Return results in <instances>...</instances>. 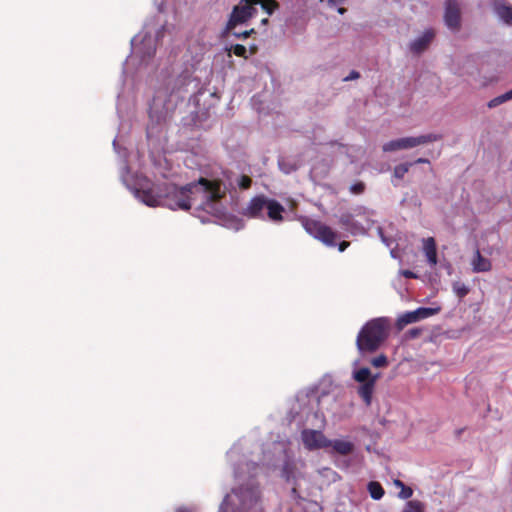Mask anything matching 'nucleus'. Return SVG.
<instances>
[{
    "instance_id": "nucleus-31",
    "label": "nucleus",
    "mask_w": 512,
    "mask_h": 512,
    "mask_svg": "<svg viewBox=\"0 0 512 512\" xmlns=\"http://www.w3.org/2000/svg\"><path fill=\"white\" fill-rule=\"evenodd\" d=\"M508 100H509V98H508L507 94L505 93V94H503V95H500V96H498V97H495V98L491 99V100L488 102V107H489V108H495V107H497L498 105H500V104H502V103H504V102H506V101H508Z\"/></svg>"
},
{
    "instance_id": "nucleus-45",
    "label": "nucleus",
    "mask_w": 512,
    "mask_h": 512,
    "mask_svg": "<svg viewBox=\"0 0 512 512\" xmlns=\"http://www.w3.org/2000/svg\"><path fill=\"white\" fill-rule=\"evenodd\" d=\"M345 12H346L345 8H343V7L338 8V13L339 14H344Z\"/></svg>"
},
{
    "instance_id": "nucleus-19",
    "label": "nucleus",
    "mask_w": 512,
    "mask_h": 512,
    "mask_svg": "<svg viewBox=\"0 0 512 512\" xmlns=\"http://www.w3.org/2000/svg\"><path fill=\"white\" fill-rule=\"evenodd\" d=\"M417 322V315L414 311L406 312L400 315L396 321L398 330H402L406 325Z\"/></svg>"
},
{
    "instance_id": "nucleus-34",
    "label": "nucleus",
    "mask_w": 512,
    "mask_h": 512,
    "mask_svg": "<svg viewBox=\"0 0 512 512\" xmlns=\"http://www.w3.org/2000/svg\"><path fill=\"white\" fill-rule=\"evenodd\" d=\"M412 494H413V490L410 487L404 485L403 487H401V491L399 492V497L401 499H408L412 496Z\"/></svg>"
},
{
    "instance_id": "nucleus-4",
    "label": "nucleus",
    "mask_w": 512,
    "mask_h": 512,
    "mask_svg": "<svg viewBox=\"0 0 512 512\" xmlns=\"http://www.w3.org/2000/svg\"><path fill=\"white\" fill-rule=\"evenodd\" d=\"M303 227L311 236L329 247L336 245L337 232L323 222L315 219L305 218L302 221Z\"/></svg>"
},
{
    "instance_id": "nucleus-20",
    "label": "nucleus",
    "mask_w": 512,
    "mask_h": 512,
    "mask_svg": "<svg viewBox=\"0 0 512 512\" xmlns=\"http://www.w3.org/2000/svg\"><path fill=\"white\" fill-rule=\"evenodd\" d=\"M367 490L374 500L381 499L385 493L382 485L377 481H370L367 485Z\"/></svg>"
},
{
    "instance_id": "nucleus-24",
    "label": "nucleus",
    "mask_w": 512,
    "mask_h": 512,
    "mask_svg": "<svg viewBox=\"0 0 512 512\" xmlns=\"http://www.w3.org/2000/svg\"><path fill=\"white\" fill-rule=\"evenodd\" d=\"M438 311H439V309L426 308V307H420V308L414 310L415 314L417 315V321L428 318V317L436 314Z\"/></svg>"
},
{
    "instance_id": "nucleus-40",
    "label": "nucleus",
    "mask_w": 512,
    "mask_h": 512,
    "mask_svg": "<svg viewBox=\"0 0 512 512\" xmlns=\"http://www.w3.org/2000/svg\"><path fill=\"white\" fill-rule=\"evenodd\" d=\"M420 163H429V160L426 158H418L413 164H420Z\"/></svg>"
},
{
    "instance_id": "nucleus-22",
    "label": "nucleus",
    "mask_w": 512,
    "mask_h": 512,
    "mask_svg": "<svg viewBox=\"0 0 512 512\" xmlns=\"http://www.w3.org/2000/svg\"><path fill=\"white\" fill-rule=\"evenodd\" d=\"M258 4L268 15H272L276 10L279 9V3L276 0H259Z\"/></svg>"
},
{
    "instance_id": "nucleus-25",
    "label": "nucleus",
    "mask_w": 512,
    "mask_h": 512,
    "mask_svg": "<svg viewBox=\"0 0 512 512\" xmlns=\"http://www.w3.org/2000/svg\"><path fill=\"white\" fill-rule=\"evenodd\" d=\"M453 292L461 299L469 293V288L460 281H455L452 285Z\"/></svg>"
},
{
    "instance_id": "nucleus-46",
    "label": "nucleus",
    "mask_w": 512,
    "mask_h": 512,
    "mask_svg": "<svg viewBox=\"0 0 512 512\" xmlns=\"http://www.w3.org/2000/svg\"><path fill=\"white\" fill-rule=\"evenodd\" d=\"M506 94H507L509 100L512 99V89L510 91L506 92Z\"/></svg>"
},
{
    "instance_id": "nucleus-28",
    "label": "nucleus",
    "mask_w": 512,
    "mask_h": 512,
    "mask_svg": "<svg viewBox=\"0 0 512 512\" xmlns=\"http://www.w3.org/2000/svg\"><path fill=\"white\" fill-rule=\"evenodd\" d=\"M402 512H423V505L416 500L408 501Z\"/></svg>"
},
{
    "instance_id": "nucleus-8",
    "label": "nucleus",
    "mask_w": 512,
    "mask_h": 512,
    "mask_svg": "<svg viewBox=\"0 0 512 512\" xmlns=\"http://www.w3.org/2000/svg\"><path fill=\"white\" fill-rule=\"evenodd\" d=\"M302 440L308 449L326 448L330 446L328 440L321 431L304 430L302 432Z\"/></svg>"
},
{
    "instance_id": "nucleus-41",
    "label": "nucleus",
    "mask_w": 512,
    "mask_h": 512,
    "mask_svg": "<svg viewBox=\"0 0 512 512\" xmlns=\"http://www.w3.org/2000/svg\"><path fill=\"white\" fill-rule=\"evenodd\" d=\"M176 512H192L191 509L187 507H180L176 510Z\"/></svg>"
},
{
    "instance_id": "nucleus-18",
    "label": "nucleus",
    "mask_w": 512,
    "mask_h": 512,
    "mask_svg": "<svg viewBox=\"0 0 512 512\" xmlns=\"http://www.w3.org/2000/svg\"><path fill=\"white\" fill-rule=\"evenodd\" d=\"M333 450L343 456L349 455L354 450V444L350 441L340 440L336 439L331 441L330 440V446Z\"/></svg>"
},
{
    "instance_id": "nucleus-11",
    "label": "nucleus",
    "mask_w": 512,
    "mask_h": 512,
    "mask_svg": "<svg viewBox=\"0 0 512 512\" xmlns=\"http://www.w3.org/2000/svg\"><path fill=\"white\" fill-rule=\"evenodd\" d=\"M493 10L506 24L512 25V6L504 0H493Z\"/></svg>"
},
{
    "instance_id": "nucleus-43",
    "label": "nucleus",
    "mask_w": 512,
    "mask_h": 512,
    "mask_svg": "<svg viewBox=\"0 0 512 512\" xmlns=\"http://www.w3.org/2000/svg\"><path fill=\"white\" fill-rule=\"evenodd\" d=\"M395 485L403 487L404 483L402 481H400V480H395Z\"/></svg>"
},
{
    "instance_id": "nucleus-30",
    "label": "nucleus",
    "mask_w": 512,
    "mask_h": 512,
    "mask_svg": "<svg viewBox=\"0 0 512 512\" xmlns=\"http://www.w3.org/2000/svg\"><path fill=\"white\" fill-rule=\"evenodd\" d=\"M371 364L376 368H382V367H386L388 365V360L384 354H381L377 357H374L371 360Z\"/></svg>"
},
{
    "instance_id": "nucleus-21",
    "label": "nucleus",
    "mask_w": 512,
    "mask_h": 512,
    "mask_svg": "<svg viewBox=\"0 0 512 512\" xmlns=\"http://www.w3.org/2000/svg\"><path fill=\"white\" fill-rule=\"evenodd\" d=\"M353 377L359 383H367L368 381L373 379L374 376L371 375V371L369 368L362 367L354 372Z\"/></svg>"
},
{
    "instance_id": "nucleus-10",
    "label": "nucleus",
    "mask_w": 512,
    "mask_h": 512,
    "mask_svg": "<svg viewBox=\"0 0 512 512\" xmlns=\"http://www.w3.org/2000/svg\"><path fill=\"white\" fill-rule=\"evenodd\" d=\"M442 137L439 134H426V135H420L417 137H405L402 138L403 141V148L404 149H410L414 148L419 145L431 143L440 140Z\"/></svg>"
},
{
    "instance_id": "nucleus-3",
    "label": "nucleus",
    "mask_w": 512,
    "mask_h": 512,
    "mask_svg": "<svg viewBox=\"0 0 512 512\" xmlns=\"http://www.w3.org/2000/svg\"><path fill=\"white\" fill-rule=\"evenodd\" d=\"M389 328V320L384 317L366 322L356 338L359 353L365 355L376 352L388 338Z\"/></svg>"
},
{
    "instance_id": "nucleus-6",
    "label": "nucleus",
    "mask_w": 512,
    "mask_h": 512,
    "mask_svg": "<svg viewBox=\"0 0 512 512\" xmlns=\"http://www.w3.org/2000/svg\"><path fill=\"white\" fill-rule=\"evenodd\" d=\"M248 12L246 6L240 2L239 5L233 7L229 19L224 28L223 34L228 35L232 32L237 25L246 23L248 21Z\"/></svg>"
},
{
    "instance_id": "nucleus-42",
    "label": "nucleus",
    "mask_w": 512,
    "mask_h": 512,
    "mask_svg": "<svg viewBox=\"0 0 512 512\" xmlns=\"http://www.w3.org/2000/svg\"><path fill=\"white\" fill-rule=\"evenodd\" d=\"M345 0H328L329 4H334L336 2L343 3Z\"/></svg>"
},
{
    "instance_id": "nucleus-27",
    "label": "nucleus",
    "mask_w": 512,
    "mask_h": 512,
    "mask_svg": "<svg viewBox=\"0 0 512 512\" xmlns=\"http://www.w3.org/2000/svg\"><path fill=\"white\" fill-rule=\"evenodd\" d=\"M259 0H241V3L246 6L247 12H248V19H251L255 16L257 13L256 5L258 4Z\"/></svg>"
},
{
    "instance_id": "nucleus-37",
    "label": "nucleus",
    "mask_w": 512,
    "mask_h": 512,
    "mask_svg": "<svg viewBox=\"0 0 512 512\" xmlns=\"http://www.w3.org/2000/svg\"><path fill=\"white\" fill-rule=\"evenodd\" d=\"M359 77H360L359 72L353 70V71L350 72V74L348 76H346L344 78V81H350V80L358 79Z\"/></svg>"
},
{
    "instance_id": "nucleus-7",
    "label": "nucleus",
    "mask_w": 512,
    "mask_h": 512,
    "mask_svg": "<svg viewBox=\"0 0 512 512\" xmlns=\"http://www.w3.org/2000/svg\"><path fill=\"white\" fill-rule=\"evenodd\" d=\"M268 197L258 195L253 197L243 211V215L249 218L264 219V210H266Z\"/></svg>"
},
{
    "instance_id": "nucleus-12",
    "label": "nucleus",
    "mask_w": 512,
    "mask_h": 512,
    "mask_svg": "<svg viewBox=\"0 0 512 512\" xmlns=\"http://www.w3.org/2000/svg\"><path fill=\"white\" fill-rule=\"evenodd\" d=\"M472 270L475 273L489 272L492 269L490 259L482 256L479 249H476L473 259L471 261Z\"/></svg>"
},
{
    "instance_id": "nucleus-44",
    "label": "nucleus",
    "mask_w": 512,
    "mask_h": 512,
    "mask_svg": "<svg viewBox=\"0 0 512 512\" xmlns=\"http://www.w3.org/2000/svg\"><path fill=\"white\" fill-rule=\"evenodd\" d=\"M269 23V19L268 18H264L261 20V24L262 25H267Z\"/></svg>"
},
{
    "instance_id": "nucleus-39",
    "label": "nucleus",
    "mask_w": 512,
    "mask_h": 512,
    "mask_svg": "<svg viewBox=\"0 0 512 512\" xmlns=\"http://www.w3.org/2000/svg\"><path fill=\"white\" fill-rule=\"evenodd\" d=\"M350 243L348 241H342L339 243L338 249L340 252H344L348 247Z\"/></svg>"
},
{
    "instance_id": "nucleus-36",
    "label": "nucleus",
    "mask_w": 512,
    "mask_h": 512,
    "mask_svg": "<svg viewBox=\"0 0 512 512\" xmlns=\"http://www.w3.org/2000/svg\"><path fill=\"white\" fill-rule=\"evenodd\" d=\"M421 334V329L419 328H413L407 331L406 335L410 339L417 338Z\"/></svg>"
},
{
    "instance_id": "nucleus-15",
    "label": "nucleus",
    "mask_w": 512,
    "mask_h": 512,
    "mask_svg": "<svg viewBox=\"0 0 512 512\" xmlns=\"http://www.w3.org/2000/svg\"><path fill=\"white\" fill-rule=\"evenodd\" d=\"M339 224L341 227L352 233H362L365 230L363 226L359 225L357 221H355L354 216L351 213L341 214Z\"/></svg>"
},
{
    "instance_id": "nucleus-38",
    "label": "nucleus",
    "mask_w": 512,
    "mask_h": 512,
    "mask_svg": "<svg viewBox=\"0 0 512 512\" xmlns=\"http://www.w3.org/2000/svg\"><path fill=\"white\" fill-rule=\"evenodd\" d=\"M402 275L408 279H413L417 277L416 274L410 270H403Z\"/></svg>"
},
{
    "instance_id": "nucleus-16",
    "label": "nucleus",
    "mask_w": 512,
    "mask_h": 512,
    "mask_svg": "<svg viewBox=\"0 0 512 512\" xmlns=\"http://www.w3.org/2000/svg\"><path fill=\"white\" fill-rule=\"evenodd\" d=\"M423 251L430 266H435L437 264V247L433 237H428L423 240Z\"/></svg>"
},
{
    "instance_id": "nucleus-9",
    "label": "nucleus",
    "mask_w": 512,
    "mask_h": 512,
    "mask_svg": "<svg viewBox=\"0 0 512 512\" xmlns=\"http://www.w3.org/2000/svg\"><path fill=\"white\" fill-rule=\"evenodd\" d=\"M434 37L435 32L433 29L426 30L422 36L410 43L411 52L417 55L421 54L428 48Z\"/></svg>"
},
{
    "instance_id": "nucleus-26",
    "label": "nucleus",
    "mask_w": 512,
    "mask_h": 512,
    "mask_svg": "<svg viewBox=\"0 0 512 512\" xmlns=\"http://www.w3.org/2000/svg\"><path fill=\"white\" fill-rule=\"evenodd\" d=\"M413 163H403L395 166L393 175L395 178L403 179L405 174L409 171Z\"/></svg>"
},
{
    "instance_id": "nucleus-2",
    "label": "nucleus",
    "mask_w": 512,
    "mask_h": 512,
    "mask_svg": "<svg viewBox=\"0 0 512 512\" xmlns=\"http://www.w3.org/2000/svg\"><path fill=\"white\" fill-rule=\"evenodd\" d=\"M187 85L184 78H177L172 83L158 89L150 104V118L157 122L164 120L175 109L177 103L184 99Z\"/></svg>"
},
{
    "instance_id": "nucleus-1",
    "label": "nucleus",
    "mask_w": 512,
    "mask_h": 512,
    "mask_svg": "<svg viewBox=\"0 0 512 512\" xmlns=\"http://www.w3.org/2000/svg\"><path fill=\"white\" fill-rule=\"evenodd\" d=\"M165 190L166 196L163 204L172 210H189L198 195H201L206 203H210L221 200L226 194L221 180L206 178H200L198 182H192L182 187L169 184Z\"/></svg>"
},
{
    "instance_id": "nucleus-14",
    "label": "nucleus",
    "mask_w": 512,
    "mask_h": 512,
    "mask_svg": "<svg viewBox=\"0 0 512 512\" xmlns=\"http://www.w3.org/2000/svg\"><path fill=\"white\" fill-rule=\"evenodd\" d=\"M266 210L269 220L273 222L283 221V213L285 212V208L275 199L268 198Z\"/></svg>"
},
{
    "instance_id": "nucleus-5",
    "label": "nucleus",
    "mask_w": 512,
    "mask_h": 512,
    "mask_svg": "<svg viewBox=\"0 0 512 512\" xmlns=\"http://www.w3.org/2000/svg\"><path fill=\"white\" fill-rule=\"evenodd\" d=\"M444 21L448 28L458 31L461 26V14L457 0H446Z\"/></svg>"
},
{
    "instance_id": "nucleus-29",
    "label": "nucleus",
    "mask_w": 512,
    "mask_h": 512,
    "mask_svg": "<svg viewBox=\"0 0 512 512\" xmlns=\"http://www.w3.org/2000/svg\"><path fill=\"white\" fill-rule=\"evenodd\" d=\"M230 51H232L238 57H243L245 59L248 58L247 49L244 45L235 44V45L231 46Z\"/></svg>"
},
{
    "instance_id": "nucleus-17",
    "label": "nucleus",
    "mask_w": 512,
    "mask_h": 512,
    "mask_svg": "<svg viewBox=\"0 0 512 512\" xmlns=\"http://www.w3.org/2000/svg\"><path fill=\"white\" fill-rule=\"evenodd\" d=\"M378 375H375L373 379L368 381L367 383H362V385L358 389L359 396L363 399L366 405L371 404L372 394L374 391V387L377 381Z\"/></svg>"
},
{
    "instance_id": "nucleus-33",
    "label": "nucleus",
    "mask_w": 512,
    "mask_h": 512,
    "mask_svg": "<svg viewBox=\"0 0 512 512\" xmlns=\"http://www.w3.org/2000/svg\"><path fill=\"white\" fill-rule=\"evenodd\" d=\"M252 185V179L248 175H242L238 180V186L241 189L247 190Z\"/></svg>"
},
{
    "instance_id": "nucleus-13",
    "label": "nucleus",
    "mask_w": 512,
    "mask_h": 512,
    "mask_svg": "<svg viewBox=\"0 0 512 512\" xmlns=\"http://www.w3.org/2000/svg\"><path fill=\"white\" fill-rule=\"evenodd\" d=\"M136 196L150 207H156L162 204L161 197L155 194L152 189H137Z\"/></svg>"
},
{
    "instance_id": "nucleus-23",
    "label": "nucleus",
    "mask_w": 512,
    "mask_h": 512,
    "mask_svg": "<svg viewBox=\"0 0 512 512\" xmlns=\"http://www.w3.org/2000/svg\"><path fill=\"white\" fill-rule=\"evenodd\" d=\"M403 148V141L402 138L391 140L383 145V151L384 152H393L397 150H402Z\"/></svg>"
},
{
    "instance_id": "nucleus-35",
    "label": "nucleus",
    "mask_w": 512,
    "mask_h": 512,
    "mask_svg": "<svg viewBox=\"0 0 512 512\" xmlns=\"http://www.w3.org/2000/svg\"><path fill=\"white\" fill-rule=\"evenodd\" d=\"M230 33L236 38L246 39V38L250 37L253 33H255V30L250 29V30L243 31L241 33L232 31Z\"/></svg>"
},
{
    "instance_id": "nucleus-32",
    "label": "nucleus",
    "mask_w": 512,
    "mask_h": 512,
    "mask_svg": "<svg viewBox=\"0 0 512 512\" xmlns=\"http://www.w3.org/2000/svg\"><path fill=\"white\" fill-rule=\"evenodd\" d=\"M365 189L366 185L362 181L356 182L350 186V192L355 195H360L364 193Z\"/></svg>"
}]
</instances>
